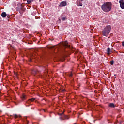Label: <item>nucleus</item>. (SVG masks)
<instances>
[{
    "label": "nucleus",
    "instance_id": "obj_1",
    "mask_svg": "<svg viewBox=\"0 0 124 124\" xmlns=\"http://www.w3.org/2000/svg\"><path fill=\"white\" fill-rule=\"evenodd\" d=\"M101 8L104 12H109L112 10V3L110 2L104 3L102 5Z\"/></svg>",
    "mask_w": 124,
    "mask_h": 124
},
{
    "label": "nucleus",
    "instance_id": "obj_2",
    "mask_svg": "<svg viewBox=\"0 0 124 124\" xmlns=\"http://www.w3.org/2000/svg\"><path fill=\"white\" fill-rule=\"evenodd\" d=\"M111 25H107L104 28L102 31L103 36H108V35L111 32Z\"/></svg>",
    "mask_w": 124,
    "mask_h": 124
},
{
    "label": "nucleus",
    "instance_id": "obj_3",
    "mask_svg": "<svg viewBox=\"0 0 124 124\" xmlns=\"http://www.w3.org/2000/svg\"><path fill=\"white\" fill-rule=\"evenodd\" d=\"M63 46L64 47H65V48H69L70 49H72V46H70V45H68V42L67 41H65L63 43Z\"/></svg>",
    "mask_w": 124,
    "mask_h": 124
},
{
    "label": "nucleus",
    "instance_id": "obj_4",
    "mask_svg": "<svg viewBox=\"0 0 124 124\" xmlns=\"http://www.w3.org/2000/svg\"><path fill=\"white\" fill-rule=\"evenodd\" d=\"M67 5V3L66 1H62L61 2L59 6H60V7H63V6H66Z\"/></svg>",
    "mask_w": 124,
    "mask_h": 124
},
{
    "label": "nucleus",
    "instance_id": "obj_5",
    "mask_svg": "<svg viewBox=\"0 0 124 124\" xmlns=\"http://www.w3.org/2000/svg\"><path fill=\"white\" fill-rule=\"evenodd\" d=\"M112 49L113 48H108L107 49V54L108 55H111V54H112V53H114V52H113V50H112Z\"/></svg>",
    "mask_w": 124,
    "mask_h": 124
},
{
    "label": "nucleus",
    "instance_id": "obj_6",
    "mask_svg": "<svg viewBox=\"0 0 124 124\" xmlns=\"http://www.w3.org/2000/svg\"><path fill=\"white\" fill-rule=\"evenodd\" d=\"M119 3L120 5V7L122 9H124V0H121L119 1Z\"/></svg>",
    "mask_w": 124,
    "mask_h": 124
},
{
    "label": "nucleus",
    "instance_id": "obj_7",
    "mask_svg": "<svg viewBox=\"0 0 124 124\" xmlns=\"http://www.w3.org/2000/svg\"><path fill=\"white\" fill-rule=\"evenodd\" d=\"M35 100V98H32L31 99H29L27 102L26 103H28V104H30L31 102H33V101H34Z\"/></svg>",
    "mask_w": 124,
    "mask_h": 124
},
{
    "label": "nucleus",
    "instance_id": "obj_8",
    "mask_svg": "<svg viewBox=\"0 0 124 124\" xmlns=\"http://www.w3.org/2000/svg\"><path fill=\"white\" fill-rule=\"evenodd\" d=\"M24 11H25V8H24V7H21V8H20L19 13H20V14H22V13H23Z\"/></svg>",
    "mask_w": 124,
    "mask_h": 124
},
{
    "label": "nucleus",
    "instance_id": "obj_9",
    "mask_svg": "<svg viewBox=\"0 0 124 124\" xmlns=\"http://www.w3.org/2000/svg\"><path fill=\"white\" fill-rule=\"evenodd\" d=\"M109 107H111V108H115L116 107V105H115V104L110 103L109 104Z\"/></svg>",
    "mask_w": 124,
    "mask_h": 124
},
{
    "label": "nucleus",
    "instance_id": "obj_10",
    "mask_svg": "<svg viewBox=\"0 0 124 124\" xmlns=\"http://www.w3.org/2000/svg\"><path fill=\"white\" fill-rule=\"evenodd\" d=\"M1 16H11V15L6 14V12H3L1 14Z\"/></svg>",
    "mask_w": 124,
    "mask_h": 124
},
{
    "label": "nucleus",
    "instance_id": "obj_11",
    "mask_svg": "<svg viewBox=\"0 0 124 124\" xmlns=\"http://www.w3.org/2000/svg\"><path fill=\"white\" fill-rule=\"evenodd\" d=\"M26 1L28 4H31V3L33 1V0H26Z\"/></svg>",
    "mask_w": 124,
    "mask_h": 124
},
{
    "label": "nucleus",
    "instance_id": "obj_12",
    "mask_svg": "<svg viewBox=\"0 0 124 124\" xmlns=\"http://www.w3.org/2000/svg\"><path fill=\"white\" fill-rule=\"evenodd\" d=\"M63 119H64V120L69 119V117L67 116V115H63Z\"/></svg>",
    "mask_w": 124,
    "mask_h": 124
},
{
    "label": "nucleus",
    "instance_id": "obj_13",
    "mask_svg": "<svg viewBox=\"0 0 124 124\" xmlns=\"http://www.w3.org/2000/svg\"><path fill=\"white\" fill-rule=\"evenodd\" d=\"M21 98L23 100H24V99H26V96L25 94H23L22 96H21Z\"/></svg>",
    "mask_w": 124,
    "mask_h": 124
},
{
    "label": "nucleus",
    "instance_id": "obj_14",
    "mask_svg": "<svg viewBox=\"0 0 124 124\" xmlns=\"http://www.w3.org/2000/svg\"><path fill=\"white\" fill-rule=\"evenodd\" d=\"M44 67V70H45L46 72H48V69H47V67L43 66Z\"/></svg>",
    "mask_w": 124,
    "mask_h": 124
},
{
    "label": "nucleus",
    "instance_id": "obj_15",
    "mask_svg": "<svg viewBox=\"0 0 124 124\" xmlns=\"http://www.w3.org/2000/svg\"><path fill=\"white\" fill-rule=\"evenodd\" d=\"M62 21H66V20H67V18L65 17H62Z\"/></svg>",
    "mask_w": 124,
    "mask_h": 124
},
{
    "label": "nucleus",
    "instance_id": "obj_16",
    "mask_svg": "<svg viewBox=\"0 0 124 124\" xmlns=\"http://www.w3.org/2000/svg\"><path fill=\"white\" fill-rule=\"evenodd\" d=\"M59 119L61 121H63L64 119L63 118V115L62 116H60Z\"/></svg>",
    "mask_w": 124,
    "mask_h": 124
},
{
    "label": "nucleus",
    "instance_id": "obj_17",
    "mask_svg": "<svg viewBox=\"0 0 124 124\" xmlns=\"http://www.w3.org/2000/svg\"><path fill=\"white\" fill-rule=\"evenodd\" d=\"M31 15L33 16H35V15H36V12H33L31 14Z\"/></svg>",
    "mask_w": 124,
    "mask_h": 124
},
{
    "label": "nucleus",
    "instance_id": "obj_18",
    "mask_svg": "<svg viewBox=\"0 0 124 124\" xmlns=\"http://www.w3.org/2000/svg\"><path fill=\"white\" fill-rule=\"evenodd\" d=\"M63 114H64V112H63L61 113H58V115H59V116H60V117H61V116L63 115Z\"/></svg>",
    "mask_w": 124,
    "mask_h": 124
},
{
    "label": "nucleus",
    "instance_id": "obj_19",
    "mask_svg": "<svg viewBox=\"0 0 124 124\" xmlns=\"http://www.w3.org/2000/svg\"><path fill=\"white\" fill-rule=\"evenodd\" d=\"M78 6H83V4L82 3H79L78 4Z\"/></svg>",
    "mask_w": 124,
    "mask_h": 124
},
{
    "label": "nucleus",
    "instance_id": "obj_20",
    "mask_svg": "<svg viewBox=\"0 0 124 124\" xmlns=\"http://www.w3.org/2000/svg\"><path fill=\"white\" fill-rule=\"evenodd\" d=\"M14 117L15 119H17V118H18V115L17 114H14Z\"/></svg>",
    "mask_w": 124,
    "mask_h": 124
},
{
    "label": "nucleus",
    "instance_id": "obj_21",
    "mask_svg": "<svg viewBox=\"0 0 124 124\" xmlns=\"http://www.w3.org/2000/svg\"><path fill=\"white\" fill-rule=\"evenodd\" d=\"M110 64L111 65H113V64H114V61H110Z\"/></svg>",
    "mask_w": 124,
    "mask_h": 124
},
{
    "label": "nucleus",
    "instance_id": "obj_22",
    "mask_svg": "<svg viewBox=\"0 0 124 124\" xmlns=\"http://www.w3.org/2000/svg\"><path fill=\"white\" fill-rule=\"evenodd\" d=\"M73 75L71 73L69 75V77H72Z\"/></svg>",
    "mask_w": 124,
    "mask_h": 124
},
{
    "label": "nucleus",
    "instance_id": "obj_23",
    "mask_svg": "<svg viewBox=\"0 0 124 124\" xmlns=\"http://www.w3.org/2000/svg\"><path fill=\"white\" fill-rule=\"evenodd\" d=\"M35 19H40V17H38L37 16H35Z\"/></svg>",
    "mask_w": 124,
    "mask_h": 124
},
{
    "label": "nucleus",
    "instance_id": "obj_24",
    "mask_svg": "<svg viewBox=\"0 0 124 124\" xmlns=\"http://www.w3.org/2000/svg\"><path fill=\"white\" fill-rule=\"evenodd\" d=\"M122 46H124V41L122 42Z\"/></svg>",
    "mask_w": 124,
    "mask_h": 124
},
{
    "label": "nucleus",
    "instance_id": "obj_25",
    "mask_svg": "<svg viewBox=\"0 0 124 124\" xmlns=\"http://www.w3.org/2000/svg\"><path fill=\"white\" fill-rule=\"evenodd\" d=\"M3 18H5V17H6V16H2Z\"/></svg>",
    "mask_w": 124,
    "mask_h": 124
},
{
    "label": "nucleus",
    "instance_id": "obj_26",
    "mask_svg": "<svg viewBox=\"0 0 124 124\" xmlns=\"http://www.w3.org/2000/svg\"><path fill=\"white\" fill-rule=\"evenodd\" d=\"M59 21H60V22H61V19H59Z\"/></svg>",
    "mask_w": 124,
    "mask_h": 124
},
{
    "label": "nucleus",
    "instance_id": "obj_27",
    "mask_svg": "<svg viewBox=\"0 0 124 124\" xmlns=\"http://www.w3.org/2000/svg\"><path fill=\"white\" fill-rule=\"evenodd\" d=\"M64 90H62V92H64Z\"/></svg>",
    "mask_w": 124,
    "mask_h": 124
},
{
    "label": "nucleus",
    "instance_id": "obj_28",
    "mask_svg": "<svg viewBox=\"0 0 124 124\" xmlns=\"http://www.w3.org/2000/svg\"><path fill=\"white\" fill-rule=\"evenodd\" d=\"M19 118H21V116H19Z\"/></svg>",
    "mask_w": 124,
    "mask_h": 124
},
{
    "label": "nucleus",
    "instance_id": "obj_29",
    "mask_svg": "<svg viewBox=\"0 0 124 124\" xmlns=\"http://www.w3.org/2000/svg\"><path fill=\"white\" fill-rule=\"evenodd\" d=\"M44 112H45V110H44Z\"/></svg>",
    "mask_w": 124,
    "mask_h": 124
}]
</instances>
